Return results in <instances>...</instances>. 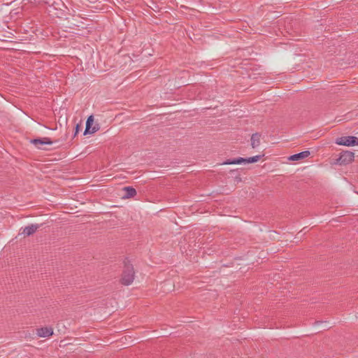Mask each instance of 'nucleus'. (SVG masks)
Segmentation results:
<instances>
[{
  "mask_svg": "<svg viewBox=\"0 0 358 358\" xmlns=\"http://www.w3.org/2000/svg\"><path fill=\"white\" fill-rule=\"evenodd\" d=\"M134 278V268L131 265H126L122 276V283L125 285H130Z\"/></svg>",
  "mask_w": 358,
  "mask_h": 358,
  "instance_id": "obj_1",
  "label": "nucleus"
},
{
  "mask_svg": "<svg viewBox=\"0 0 358 358\" xmlns=\"http://www.w3.org/2000/svg\"><path fill=\"white\" fill-rule=\"evenodd\" d=\"M335 143L339 145L354 146L358 145V138L355 136H342L337 138Z\"/></svg>",
  "mask_w": 358,
  "mask_h": 358,
  "instance_id": "obj_2",
  "label": "nucleus"
},
{
  "mask_svg": "<svg viewBox=\"0 0 358 358\" xmlns=\"http://www.w3.org/2000/svg\"><path fill=\"white\" fill-rule=\"evenodd\" d=\"M261 158L260 155H256L248 158L238 157L233 160H227L224 164H240L242 163H255Z\"/></svg>",
  "mask_w": 358,
  "mask_h": 358,
  "instance_id": "obj_3",
  "label": "nucleus"
},
{
  "mask_svg": "<svg viewBox=\"0 0 358 358\" xmlns=\"http://www.w3.org/2000/svg\"><path fill=\"white\" fill-rule=\"evenodd\" d=\"M355 157V154L350 151H345L341 153L338 162L339 164H348L353 161Z\"/></svg>",
  "mask_w": 358,
  "mask_h": 358,
  "instance_id": "obj_4",
  "label": "nucleus"
},
{
  "mask_svg": "<svg viewBox=\"0 0 358 358\" xmlns=\"http://www.w3.org/2000/svg\"><path fill=\"white\" fill-rule=\"evenodd\" d=\"M36 334L39 337L45 338L49 337L53 334V329L51 327H41L37 329Z\"/></svg>",
  "mask_w": 358,
  "mask_h": 358,
  "instance_id": "obj_5",
  "label": "nucleus"
},
{
  "mask_svg": "<svg viewBox=\"0 0 358 358\" xmlns=\"http://www.w3.org/2000/svg\"><path fill=\"white\" fill-rule=\"evenodd\" d=\"M32 143L34 144L38 148H42V145H52V142L48 138H43L41 139H34L32 141Z\"/></svg>",
  "mask_w": 358,
  "mask_h": 358,
  "instance_id": "obj_6",
  "label": "nucleus"
},
{
  "mask_svg": "<svg viewBox=\"0 0 358 358\" xmlns=\"http://www.w3.org/2000/svg\"><path fill=\"white\" fill-rule=\"evenodd\" d=\"M310 152L308 150L303 151V152H301L299 153L291 155L289 157V159L291 160V161H297V160H299L301 159H304V158L308 157L310 155Z\"/></svg>",
  "mask_w": 358,
  "mask_h": 358,
  "instance_id": "obj_7",
  "label": "nucleus"
},
{
  "mask_svg": "<svg viewBox=\"0 0 358 358\" xmlns=\"http://www.w3.org/2000/svg\"><path fill=\"white\" fill-rule=\"evenodd\" d=\"M38 228L37 224H31L23 229L22 233L24 235L30 236L33 234Z\"/></svg>",
  "mask_w": 358,
  "mask_h": 358,
  "instance_id": "obj_8",
  "label": "nucleus"
},
{
  "mask_svg": "<svg viewBox=\"0 0 358 358\" xmlns=\"http://www.w3.org/2000/svg\"><path fill=\"white\" fill-rule=\"evenodd\" d=\"M260 143V136L258 134H255L251 137V145L252 148L257 147Z\"/></svg>",
  "mask_w": 358,
  "mask_h": 358,
  "instance_id": "obj_9",
  "label": "nucleus"
},
{
  "mask_svg": "<svg viewBox=\"0 0 358 358\" xmlns=\"http://www.w3.org/2000/svg\"><path fill=\"white\" fill-rule=\"evenodd\" d=\"M125 192H126V197L130 198L133 197L136 194V191L134 188L131 187H126L124 188Z\"/></svg>",
  "mask_w": 358,
  "mask_h": 358,
  "instance_id": "obj_10",
  "label": "nucleus"
},
{
  "mask_svg": "<svg viewBox=\"0 0 358 358\" xmlns=\"http://www.w3.org/2000/svg\"><path fill=\"white\" fill-rule=\"evenodd\" d=\"M92 122H93V117H92V116H90L86 122V129L85 131V134H86L87 132L94 133L96 131L94 128H93L91 131H90V125Z\"/></svg>",
  "mask_w": 358,
  "mask_h": 358,
  "instance_id": "obj_11",
  "label": "nucleus"
},
{
  "mask_svg": "<svg viewBox=\"0 0 358 358\" xmlns=\"http://www.w3.org/2000/svg\"><path fill=\"white\" fill-rule=\"evenodd\" d=\"M76 132H77L78 130V125L76 126Z\"/></svg>",
  "mask_w": 358,
  "mask_h": 358,
  "instance_id": "obj_12",
  "label": "nucleus"
}]
</instances>
